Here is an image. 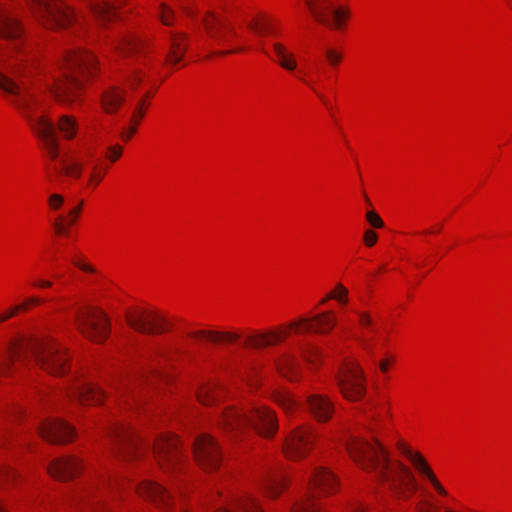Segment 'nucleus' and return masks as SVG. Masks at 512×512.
Segmentation results:
<instances>
[{"label": "nucleus", "instance_id": "obj_44", "mask_svg": "<svg viewBox=\"0 0 512 512\" xmlns=\"http://www.w3.org/2000/svg\"><path fill=\"white\" fill-rule=\"evenodd\" d=\"M159 13L162 23L165 25H170L173 16V12L171 11V9L167 7L165 4H161Z\"/></svg>", "mask_w": 512, "mask_h": 512}, {"label": "nucleus", "instance_id": "obj_36", "mask_svg": "<svg viewBox=\"0 0 512 512\" xmlns=\"http://www.w3.org/2000/svg\"><path fill=\"white\" fill-rule=\"evenodd\" d=\"M334 299L340 304H347L348 302V290L341 283H338L334 290L330 292L324 299L320 301V304L326 303V301Z\"/></svg>", "mask_w": 512, "mask_h": 512}, {"label": "nucleus", "instance_id": "obj_47", "mask_svg": "<svg viewBox=\"0 0 512 512\" xmlns=\"http://www.w3.org/2000/svg\"><path fill=\"white\" fill-rule=\"evenodd\" d=\"M122 154V147L119 145L111 146L107 150V158L112 162L116 161Z\"/></svg>", "mask_w": 512, "mask_h": 512}, {"label": "nucleus", "instance_id": "obj_13", "mask_svg": "<svg viewBox=\"0 0 512 512\" xmlns=\"http://www.w3.org/2000/svg\"><path fill=\"white\" fill-rule=\"evenodd\" d=\"M128 325L143 334H158L166 329V320L155 311L136 310L126 313Z\"/></svg>", "mask_w": 512, "mask_h": 512}, {"label": "nucleus", "instance_id": "obj_8", "mask_svg": "<svg viewBox=\"0 0 512 512\" xmlns=\"http://www.w3.org/2000/svg\"><path fill=\"white\" fill-rule=\"evenodd\" d=\"M315 20L331 30H341L349 17V10L334 0H304Z\"/></svg>", "mask_w": 512, "mask_h": 512}, {"label": "nucleus", "instance_id": "obj_28", "mask_svg": "<svg viewBox=\"0 0 512 512\" xmlns=\"http://www.w3.org/2000/svg\"><path fill=\"white\" fill-rule=\"evenodd\" d=\"M285 485V476L280 470L268 471L261 482L263 492L269 497H276Z\"/></svg>", "mask_w": 512, "mask_h": 512}, {"label": "nucleus", "instance_id": "obj_19", "mask_svg": "<svg viewBox=\"0 0 512 512\" xmlns=\"http://www.w3.org/2000/svg\"><path fill=\"white\" fill-rule=\"evenodd\" d=\"M40 435L51 443H65L72 439L75 431L67 422L53 419L43 422L38 427Z\"/></svg>", "mask_w": 512, "mask_h": 512}, {"label": "nucleus", "instance_id": "obj_45", "mask_svg": "<svg viewBox=\"0 0 512 512\" xmlns=\"http://www.w3.org/2000/svg\"><path fill=\"white\" fill-rule=\"evenodd\" d=\"M49 207L53 210H58L64 203V197L60 194H52L48 199Z\"/></svg>", "mask_w": 512, "mask_h": 512}, {"label": "nucleus", "instance_id": "obj_30", "mask_svg": "<svg viewBox=\"0 0 512 512\" xmlns=\"http://www.w3.org/2000/svg\"><path fill=\"white\" fill-rule=\"evenodd\" d=\"M123 101L124 91L118 87H110L102 95V107L107 113L115 112Z\"/></svg>", "mask_w": 512, "mask_h": 512}, {"label": "nucleus", "instance_id": "obj_35", "mask_svg": "<svg viewBox=\"0 0 512 512\" xmlns=\"http://www.w3.org/2000/svg\"><path fill=\"white\" fill-rule=\"evenodd\" d=\"M197 397L203 405H211L218 401L220 394L216 385L205 384L198 388Z\"/></svg>", "mask_w": 512, "mask_h": 512}, {"label": "nucleus", "instance_id": "obj_61", "mask_svg": "<svg viewBox=\"0 0 512 512\" xmlns=\"http://www.w3.org/2000/svg\"><path fill=\"white\" fill-rule=\"evenodd\" d=\"M382 372H386L388 370V362L387 360H382L379 364Z\"/></svg>", "mask_w": 512, "mask_h": 512}, {"label": "nucleus", "instance_id": "obj_33", "mask_svg": "<svg viewBox=\"0 0 512 512\" xmlns=\"http://www.w3.org/2000/svg\"><path fill=\"white\" fill-rule=\"evenodd\" d=\"M273 48L276 54L277 63L287 71H294L297 67L294 54L289 52L281 43H274Z\"/></svg>", "mask_w": 512, "mask_h": 512}, {"label": "nucleus", "instance_id": "obj_29", "mask_svg": "<svg viewBox=\"0 0 512 512\" xmlns=\"http://www.w3.org/2000/svg\"><path fill=\"white\" fill-rule=\"evenodd\" d=\"M189 337L195 339H206L212 343H221L228 342L232 343L238 340L239 335L230 332H217V331H206V330H198L193 331L188 334Z\"/></svg>", "mask_w": 512, "mask_h": 512}, {"label": "nucleus", "instance_id": "obj_38", "mask_svg": "<svg viewBox=\"0 0 512 512\" xmlns=\"http://www.w3.org/2000/svg\"><path fill=\"white\" fill-rule=\"evenodd\" d=\"M358 318V324L363 329H369L373 331L374 321L371 315L366 311L354 310Z\"/></svg>", "mask_w": 512, "mask_h": 512}, {"label": "nucleus", "instance_id": "obj_54", "mask_svg": "<svg viewBox=\"0 0 512 512\" xmlns=\"http://www.w3.org/2000/svg\"><path fill=\"white\" fill-rule=\"evenodd\" d=\"M18 311H19V307L15 306V307L11 308L10 310H8L7 312L0 314V322H4V321L8 320L10 317L16 315Z\"/></svg>", "mask_w": 512, "mask_h": 512}, {"label": "nucleus", "instance_id": "obj_2", "mask_svg": "<svg viewBox=\"0 0 512 512\" xmlns=\"http://www.w3.org/2000/svg\"><path fill=\"white\" fill-rule=\"evenodd\" d=\"M346 446L354 461L395 497L407 499L417 489L410 468L398 460L391 461L388 450L377 440L352 439Z\"/></svg>", "mask_w": 512, "mask_h": 512}, {"label": "nucleus", "instance_id": "obj_63", "mask_svg": "<svg viewBox=\"0 0 512 512\" xmlns=\"http://www.w3.org/2000/svg\"><path fill=\"white\" fill-rule=\"evenodd\" d=\"M309 353H310L311 355H315V356H317V355L319 354V351H318V349H317V348H314V347H313V348H311V349H310Z\"/></svg>", "mask_w": 512, "mask_h": 512}, {"label": "nucleus", "instance_id": "obj_59", "mask_svg": "<svg viewBox=\"0 0 512 512\" xmlns=\"http://www.w3.org/2000/svg\"><path fill=\"white\" fill-rule=\"evenodd\" d=\"M143 100L139 103L138 107L135 110V115L137 114L139 118H141L144 115V112L142 110Z\"/></svg>", "mask_w": 512, "mask_h": 512}, {"label": "nucleus", "instance_id": "obj_52", "mask_svg": "<svg viewBox=\"0 0 512 512\" xmlns=\"http://www.w3.org/2000/svg\"><path fill=\"white\" fill-rule=\"evenodd\" d=\"M81 205H82V203H80L78 206H76L70 210L68 224H73L76 221V219L81 211Z\"/></svg>", "mask_w": 512, "mask_h": 512}, {"label": "nucleus", "instance_id": "obj_56", "mask_svg": "<svg viewBox=\"0 0 512 512\" xmlns=\"http://www.w3.org/2000/svg\"><path fill=\"white\" fill-rule=\"evenodd\" d=\"M32 285L39 288H50L52 286V282L49 280L38 279L33 281Z\"/></svg>", "mask_w": 512, "mask_h": 512}, {"label": "nucleus", "instance_id": "obj_40", "mask_svg": "<svg viewBox=\"0 0 512 512\" xmlns=\"http://www.w3.org/2000/svg\"><path fill=\"white\" fill-rule=\"evenodd\" d=\"M276 401L286 412H290L297 407V402L289 394H279Z\"/></svg>", "mask_w": 512, "mask_h": 512}, {"label": "nucleus", "instance_id": "obj_10", "mask_svg": "<svg viewBox=\"0 0 512 512\" xmlns=\"http://www.w3.org/2000/svg\"><path fill=\"white\" fill-rule=\"evenodd\" d=\"M79 331L89 340L101 343L110 333V324L106 314L101 310L80 311L76 315Z\"/></svg>", "mask_w": 512, "mask_h": 512}, {"label": "nucleus", "instance_id": "obj_27", "mask_svg": "<svg viewBox=\"0 0 512 512\" xmlns=\"http://www.w3.org/2000/svg\"><path fill=\"white\" fill-rule=\"evenodd\" d=\"M408 460L411 462L415 470L424 478L428 479L430 483L433 485L435 490L443 496L447 495V491L444 489V487L441 485V483L436 478L434 472L430 468L429 464L425 460V458L419 453L414 452L412 456L408 458Z\"/></svg>", "mask_w": 512, "mask_h": 512}, {"label": "nucleus", "instance_id": "obj_48", "mask_svg": "<svg viewBox=\"0 0 512 512\" xmlns=\"http://www.w3.org/2000/svg\"><path fill=\"white\" fill-rule=\"evenodd\" d=\"M377 239H378V235L376 234V232H374L373 230H370V229L365 231V233H364L365 245H367L368 247H372L377 242Z\"/></svg>", "mask_w": 512, "mask_h": 512}, {"label": "nucleus", "instance_id": "obj_37", "mask_svg": "<svg viewBox=\"0 0 512 512\" xmlns=\"http://www.w3.org/2000/svg\"><path fill=\"white\" fill-rule=\"evenodd\" d=\"M278 368L285 377L293 380V376L290 375V372L294 373V371H296V364L294 359L286 357L278 364Z\"/></svg>", "mask_w": 512, "mask_h": 512}, {"label": "nucleus", "instance_id": "obj_12", "mask_svg": "<svg viewBox=\"0 0 512 512\" xmlns=\"http://www.w3.org/2000/svg\"><path fill=\"white\" fill-rule=\"evenodd\" d=\"M109 434L117 452L124 458L139 457L144 453L143 444L126 425L117 424L112 426Z\"/></svg>", "mask_w": 512, "mask_h": 512}, {"label": "nucleus", "instance_id": "obj_17", "mask_svg": "<svg viewBox=\"0 0 512 512\" xmlns=\"http://www.w3.org/2000/svg\"><path fill=\"white\" fill-rule=\"evenodd\" d=\"M153 454L161 467L175 464L181 454L178 439L168 434L161 435L154 443Z\"/></svg>", "mask_w": 512, "mask_h": 512}, {"label": "nucleus", "instance_id": "obj_64", "mask_svg": "<svg viewBox=\"0 0 512 512\" xmlns=\"http://www.w3.org/2000/svg\"><path fill=\"white\" fill-rule=\"evenodd\" d=\"M351 512H364V509L362 507H355Z\"/></svg>", "mask_w": 512, "mask_h": 512}, {"label": "nucleus", "instance_id": "obj_62", "mask_svg": "<svg viewBox=\"0 0 512 512\" xmlns=\"http://www.w3.org/2000/svg\"><path fill=\"white\" fill-rule=\"evenodd\" d=\"M237 51L238 50L217 51V52H214V55H226V54H230V53H235Z\"/></svg>", "mask_w": 512, "mask_h": 512}, {"label": "nucleus", "instance_id": "obj_58", "mask_svg": "<svg viewBox=\"0 0 512 512\" xmlns=\"http://www.w3.org/2000/svg\"><path fill=\"white\" fill-rule=\"evenodd\" d=\"M136 132V127L131 126L128 128L127 132L122 133V137L126 140L130 139V137Z\"/></svg>", "mask_w": 512, "mask_h": 512}, {"label": "nucleus", "instance_id": "obj_41", "mask_svg": "<svg viewBox=\"0 0 512 512\" xmlns=\"http://www.w3.org/2000/svg\"><path fill=\"white\" fill-rule=\"evenodd\" d=\"M249 27L258 35H265L270 32V25L259 20H253L251 23H249Z\"/></svg>", "mask_w": 512, "mask_h": 512}, {"label": "nucleus", "instance_id": "obj_26", "mask_svg": "<svg viewBox=\"0 0 512 512\" xmlns=\"http://www.w3.org/2000/svg\"><path fill=\"white\" fill-rule=\"evenodd\" d=\"M408 460L411 462L415 470L424 478L428 479L430 483L433 485L435 490L443 496L447 495V491L444 489V487L441 485V483L436 478L434 472L430 468L429 464L425 460V458L419 453L414 452L412 456L408 458Z\"/></svg>", "mask_w": 512, "mask_h": 512}, {"label": "nucleus", "instance_id": "obj_5", "mask_svg": "<svg viewBox=\"0 0 512 512\" xmlns=\"http://www.w3.org/2000/svg\"><path fill=\"white\" fill-rule=\"evenodd\" d=\"M337 324V318L332 311H324L313 317L299 318L286 327L279 328L278 330L270 331L264 334L250 335L245 340V345L252 348H262L270 345H275L283 341L290 329L295 328L296 332H313L326 334L330 332Z\"/></svg>", "mask_w": 512, "mask_h": 512}, {"label": "nucleus", "instance_id": "obj_34", "mask_svg": "<svg viewBox=\"0 0 512 512\" xmlns=\"http://www.w3.org/2000/svg\"><path fill=\"white\" fill-rule=\"evenodd\" d=\"M58 130L67 140L74 138L78 130L77 120L70 115H63L58 121Z\"/></svg>", "mask_w": 512, "mask_h": 512}, {"label": "nucleus", "instance_id": "obj_20", "mask_svg": "<svg viewBox=\"0 0 512 512\" xmlns=\"http://www.w3.org/2000/svg\"><path fill=\"white\" fill-rule=\"evenodd\" d=\"M138 492L163 509H169L172 505L171 494L162 485L153 481H144L137 486Z\"/></svg>", "mask_w": 512, "mask_h": 512}, {"label": "nucleus", "instance_id": "obj_9", "mask_svg": "<svg viewBox=\"0 0 512 512\" xmlns=\"http://www.w3.org/2000/svg\"><path fill=\"white\" fill-rule=\"evenodd\" d=\"M312 491L309 497L297 504L293 512H320V508L315 503L318 494L332 493L337 486V479L333 473L326 468H315L309 478Z\"/></svg>", "mask_w": 512, "mask_h": 512}, {"label": "nucleus", "instance_id": "obj_21", "mask_svg": "<svg viewBox=\"0 0 512 512\" xmlns=\"http://www.w3.org/2000/svg\"><path fill=\"white\" fill-rule=\"evenodd\" d=\"M47 469L53 477L59 480H68L80 471L81 464L75 457H61L52 461Z\"/></svg>", "mask_w": 512, "mask_h": 512}, {"label": "nucleus", "instance_id": "obj_22", "mask_svg": "<svg viewBox=\"0 0 512 512\" xmlns=\"http://www.w3.org/2000/svg\"><path fill=\"white\" fill-rule=\"evenodd\" d=\"M85 5L100 22L110 21L124 0H84Z\"/></svg>", "mask_w": 512, "mask_h": 512}, {"label": "nucleus", "instance_id": "obj_4", "mask_svg": "<svg viewBox=\"0 0 512 512\" xmlns=\"http://www.w3.org/2000/svg\"><path fill=\"white\" fill-rule=\"evenodd\" d=\"M96 61L85 51H70L64 58L60 74L53 78L50 89L55 99L62 104L74 103L82 89V79L92 73Z\"/></svg>", "mask_w": 512, "mask_h": 512}, {"label": "nucleus", "instance_id": "obj_18", "mask_svg": "<svg viewBox=\"0 0 512 512\" xmlns=\"http://www.w3.org/2000/svg\"><path fill=\"white\" fill-rule=\"evenodd\" d=\"M203 24L209 37L220 45L229 43V35L237 36L234 27L213 13H206Z\"/></svg>", "mask_w": 512, "mask_h": 512}, {"label": "nucleus", "instance_id": "obj_51", "mask_svg": "<svg viewBox=\"0 0 512 512\" xmlns=\"http://www.w3.org/2000/svg\"><path fill=\"white\" fill-rule=\"evenodd\" d=\"M73 264L85 272H88V273L95 272V269L91 265L86 264V263L82 262L81 260L75 259V260H73Z\"/></svg>", "mask_w": 512, "mask_h": 512}, {"label": "nucleus", "instance_id": "obj_49", "mask_svg": "<svg viewBox=\"0 0 512 512\" xmlns=\"http://www.w3.org/2000/svg\"><path fill=\"white\" fill-rule=\"evenodd\" d=\"M16 473L8 466H0V481L14 479Z\"/></svg>", "mask_w": 512, "mask_h": 512}, {"label": "nucleus", "instance_id": "obj_14", "mask_svg": "<svg viewBox=\"0 0 512 512\" xmlns=\"http://www.w3.org/2000/svg\"><path fill=\"white\" fill-rule=\"evenodd\" d=\"M194 454L198 464L209 471L219 467L222 460L216 440L209 435H202L195 440Z\"/></svg>", "mask_w": 512, "mask_h": 512}, {"label": "nucleus", "instance_id": "obj_43", "mask_svg": "<svg viewBox=\"0 0 512 512\" xmlns=\"http://www.w3.org/2000/svg\"><path fill=\"white\" fill-rule=\"evenodd\" d=\"M366 220L374 228H382L384 226L383 220L375 211H368L366 213Z\"/></svg>", "mask_w": 512, "mask_h": 512}, {"label": "nucleus", "instance_id": "obj_50", "mask_svg": "<svg viewBox=\"0 0 512 512\" xmlns=\"http://www.w3.org/2000/svg\"><path fill=\"white\" fill-rule=\"evenodd\" d=\"M396 446L399 452L403 454L407 459L414 453V451H412L410 447L402 440H399Z\"/></svg>", "mask_w": 512, "mask_h": 512}, {"label": "nucleus", "instance_id": "obj_46", "mask_svg": "<svg viewBox=\"0 0 512 512\" xmlns=\"http://www.w3.org/2000/svg\"><path fill=\"white\" fill-rule=\"evenodd\" d=\"M41 303H43V299L39 297H29L23 303L17 305V307H19V311L27 310L29 306H36L40 305Z\"/></svg>", "mask_w": 512, "mask_h": 512}, {"label": "nucleus", "instance_id": "obj_25", "mask_svg": "<svg viewBox=\"0 0 512 512\" xmlns=\"http://www.w3.org/2000/svg\"><path fill=\"white\" fill-rule=\"evenodd\" d=\"M187 49V37L184 33H171L169 38V51L164 63L174 66L178 64L185 55Z\"/></svg>", "mask_w": 512, "mask_h": 512}, {"label": "nucleus", "instance_id": "obj_11", "mask_svg": "<svg viewBox=\"0 0 512 512\" xmlns=\"http://www.w3.org/2000/svg\"><path fill=\"white\" fill-rule=\"evenodd\" d=\"M337 383L343 397L350 401L361 399L366 391L365 377L358 363H346L338 373Z\"/></svg>", "mask_w": 512, "mask_h": 512}, {"label": "nucleus", "instance_id": "obj_42", "mask_svg": "<svg viewBox=\"0 0 512 512\" xmlns=\"http://www.w3.org/2000/svg\"><path fill=\"white\" fill-rule=\"evenodd\" d=\"M325 57L328 63L332 66L338 65L342 60V54L333 48H327L325 50Z\"/></svg>", "mask_w": 512, "mask_h": 512}, {"label": "nucleus", "instance_id": "obj_60", "mask_svg": "<svg viewBox=\"0 0 512 512\" xmlns=\"http://www.w3.org/2000/svg\"><path fill=\"white\" fill-rule=\"evenodd\" d=\"M358 341L360 342V344L365 348V349H369L370 348V345H369V342L367 339L363 338V337H360L358 338Z\"/></svg>", "mask_w": 512, "mask_h": 512}, {"label": "nucleus", "instance_id": "obj_39", "mask_svg": "<svg viewBox=\"0 0 512 512\" xmlns=\"http://www.w3.org/2000/svg\"><path fill=\"white\" fill-rule=\"evenodd\" d=\"M145 76V72L140 67H134L131 71L130 76L127 81L132 89H136L138 85L142 82Z\"/></svg>", "mask_w": 512, "mask_h": 512}, {"label": "nucleus", "instance_id": "obj_24", "mask_svg": "<svg viewBox=\"0 0 512 512\" xmlns=\"http://www.w3.org/2000/svg\"><path fill=\"white\" fill-rule=\"evenodd\" d=\"M69 397L77 399L81 404H98L103 399V393L96 385L81 382L69 391Z\"/></svg>", "mask_w": 512, "mask_h": 512}, {"label": "nucleus", "instance_id": "obj_3", "mask_svg": "<svg viewBox=\"0 0 512 512\" xmlns=\"http://www.w3.org/2000/svg\"><path fill=\"white\" fill-rule=\"evenodd\" d=\"M34 360L43 370L55 375H64L68 370L69 357L66 350L51 337L22 339L13 344L7 365Z\"/></svg>", "mask_w": 512, "mask_h": 512}, {"label": "nucleus", "instance_id": "obj_7", "mask_svg": "<svg viewBox=\"0 0 512 512\" xmlns=\"http://www.w3.org/2000/svg\"><path fill=\"white\" fill-rule=\"evenodd\" d=\"M31 2L35 16L46 28H62L73 21V10L62 0H31Z\"/></svg>", "mask_w": 512, "mask_h": 512}, {"label": "nucleus", "instance_id": "obj_1", "mask_svg": "<svg viewBox=\"0 0 512 512\" xmlns=\"http://www.w3.org/2000/svg\"><path fill=\"white\" fill-rule=\"evenodd\" d=\"M22 27L18 19L0 6V37L11 42V56L0 71V89L11 97V103L27 120L52 159L58 157L55 126L41 110L40 100L29 90L26 79L33 73V59L22 50Z\"/></svg>", "mask_w": 512, "mask_h": 512}, {"label": "nucleus", "instance_id": "obj_57", "mask_svg": "<svg viewBox=\"0 0 512 512\" xmlns=\"http://www.w3.org/2000/svg\"><path fill=\"white\" fill-rule=\"evenodd\" d=\"M418 512H437L433 509L430 503L422 504L418 507Z\"/></svg>", "mask_w": 512, "mask_h": 512}, {"label": "nucleus", "instance_id": "obj_31", "mask_svg": "<svg viewBox=\"0 0 512 512\" xmlns=\"http://www.w3.org/2000/svg\"><path fill=\"white\" fill-rule=\"evenodd\" d=\"M83 167L84 163L80 159L74 156H67L60 160L58 172L72 179H79L82 175Z\"/></svg>", "mask_w": 512, "mask_h": 512}, {"label": "nucleus", "instance_id": "obj_16", "mask_svg": "<svg viewBox=\"0 0 512 512\" xmlns=\"http://www.w3.org/2000/svg\"><path fill=\"white\" fill-rule=\"evenodd\" d=\"M115 48L122 55L131 56L135 59L137 65H143L148 69H152L149 63L145 61L148 56V46L142 39L133 35H123L115 43Z\"/></svg>", "mask_w": 512, "mask_h": 512}, {"label": "nucleus", "instance_id": "obj_15", "mask_svg": "<svg viewBox=\"0 0 512 512\" xmlns=\"http://www.w3.org/2000/svg\"><path fill=\"white\" fill-rule=\"evenodd\" d=\"M314 439L315 435L310 426H298L286 440V455L290 458L304 457L311 450Z\"/></svg>", "mask_w": 512, "mask_h": 512}, {"label": "nucleus", "instance_id": "obj_55", "mask_svg": "<svg viewBox=\"0 0 512 512\" xmlns=\"http://www.w3.org/2000/svg\"><path fill=\"white\" fill-rule=\"evenodd\" d=\"M54 227H55V230H56V233L58 234H63L65 232V224H64V219L62 217H59L55 223H54Z\"/></svg>", "mask_w": 512, "mask_h": 512}, {"label": "nucleus", "instance_id": "obj_6", "mask_svg": "<svg viewBox=\"0 0 512 512\" xmlns=\"http://www.w3.org/2000/svg\"><path fill=\"white\" fill-rule=\"evenodd\" d=\"M220 425L227 432L253 427L265 437H271L278 429L276 416L265 407H254L245 411L228 407L222 412Z\"/></svg>", "mask_w": 512, "mask_h": 512}, {"label": "nucleus", "instance_id": "obj_32", "mask_svg": "<svg viewBox=\"0 0 512 512\" xmlns=\"http://www.w3.org/2000/svg\"><path fill=\"white\" fill-rule=\"evenodd\" d=\"M216 512H263L256 498L246 496L235 502L232 508L221 507Z\"/></svg>", "mask_w": 512, "mask_h": 512}, {"label": "nucleus", "instance_id": "obj_53", "mask_svg": "<svg viewBox=\"0 0 512 512\" xmlns=\"http://www.w3.org/2000/svg\"><path fill=\"white\" fill-rule=\"evenodd\" d=\"M101 180H102V175L97 173L94 169L88 179V185L96 186L101 182Z\"/></svg>", "mask_w": 512, "mask_h": 512}, {"label": "nucleus", "instance_id": "obj_23", "mask_svg": "<svg viewBox=\"0 0 512 512\" xmlns=\"http://www.w3.org/2000/svg\"><path fill=\"white\" fill-rule=\"evenodd\" d=\"M306 407L320 422L328 421L334 411V406L330 399L320 394L309 395L306 400Z\"/></svg>", "mask_w": 512, "mask_h": 512}]
</instances>
